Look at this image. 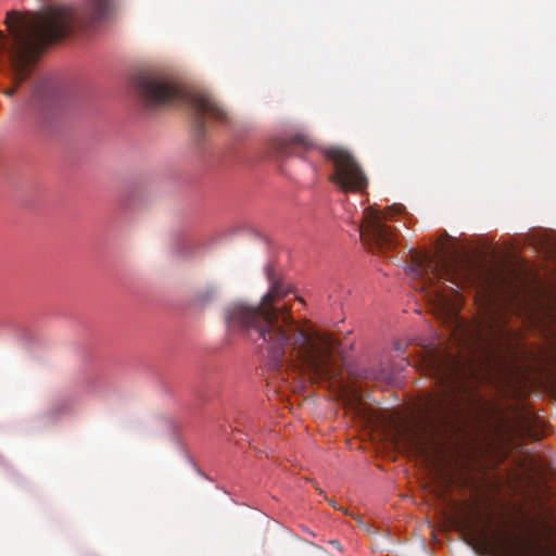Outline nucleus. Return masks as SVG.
Instances as JSON below:
<instances>
[{
  "mask_svg": "<svg viewBox=\"0 0 556 556\" xmlns=\"http://www.w3.org/2000/svg\"><path fill=\"white\" fill-rule=\"evenodd\" d=\"M269 282L268 291L256 305L237 301L224 308V320L227 330L262 348H353L355 342H341L332 333L320 330L309 321H296L291 313L290 304L279 305L291 288L274 270L265 268Z\"/></svg>",
  "mask_w": 556,
  "mask_h": 556,
  "instance_id": "1",
  "label": "nucleus"
},
{
  "mask_svg": "<svg viewBox=\"0 0 556 556\" xmlns=\"http://www.w3.org/2000/svg\"><path fill=\"white\" fill-rule=\"evenodd\" d=\"M115 10V0H86V8L49 7L42 11L7 14L10 38L0 30V52H7L15 85L30 75L40 52L70 36L76 23L100 22Z\"/></svg>",
  "mask_w": 556,
  "mask_h": 556,
  "instance_id": "2",
  "label": "nucleus"
},
{
  "mask_svg": "<svg viewBox=\"0 0 556 556\" xmlns=\"http://www.w3.org/2000/svg\"><path fill=\"white\" fill-rule=\"evenodd\" d=\"M468 351L470 353L467 354H452L450 350L419 351L420 369L441 387L439 392L427 395L424 402L426 421L430 428L450 424L465 397L471 395L470 383L482 379L484 369L493 358L489 354L478 355L476 352L479 350Z\"/></svg>",
  "mask_w": 556,
  "mask_h": 556,
  "instance_id": "3",
  "label": "nucleus"
},
{
  "mask_svg": "<svg viewBox=\"0 0 556 556\" xmlns=\"http://www.w3.org/2000/svg\"><path fill=\"white\" fill-rule=\"evenodd\" d=\"M409 274L420 280L421 290L433 302L439 318L446 325L451 334L471 336L470 325L458 315L457 291L451 287L452 294H448L440 283L448 281L457 288L470 287L481 279L480 267L457 252L440 251L434 255L414 252Z\"/></svg>",
  "mask_w": 556,
  "mask_h": 556,
  "instance_id": "4",
  "label": "nucleus"
},
{
  "mask_svg": "<svg viewBox=\"0 0 556 556\" xmlns=\"http://www.w3.org/2000/svg\"><path fill=\"white\" fill-rule=\"evenodd\" d=\"M135 90L141 103L148 109L163 106L177 101L189 104L193 112L198 139L204 138L207 124L228 125L231 117L217 99L206 92L187 93L168 74L163 72H144L138 75Z\"/></svg>",
  "mask_w": 556,
  "mask_h": 556,
  "instance_id": "5",
  "label": "nucleus"
},
{
  "mask_svg": "<svg viewBox=\"0 0 556 556\" xmlns=\"http://www.w3.org/2000/svg\"><path fill=\"white\" fill-rule=\"evenodd\" d=\"M323 155L332 163L333 173L329 180L344 192H363L368 178L354 155L340 147L320 149Z\"/></svg>",
  "mask_w": 556,
  "mask_h": 556,
  "instance_id": "6",
  "label": "nucleus"
},
{
  "mask_svg": "<svg viewBox=\"0 0 556 556\" xmlns=\"http://www.w3.org/2000/svg\"><path fill=\"white\" fill-rule=\"evenodd\" d=\"M331 351L291 350L289 358H286L285 350H271L273 355L269 366L271 369L280 370L290 362L294 369L298 368L316 377L330 379L337 375Z\"/></svg>",
  "mask_w": 556,
  "mask_h": 556,
  "instance_id": "7",
  "label": "nucleus"
},
{
  "mask_svg": "<svg viewBox=\"0 0 556 556\" xmlns=\"http://www.w3.org/2000/svg\"><path fill=\"white\" fill-rule=\"evenodd\" d=\"M389 218V211L379 212L372 207L364 210L359 237L369 250L386 253L396 247L399 233L388 224Z\"/></svg>",
  "mask_w": 556,
  "mask_h": 556,
  "instance_id": "8",
  "label": "nucleus"
},
{
  "mask_svg": "<svg viewBox=\"0 0 556 556\" xmlns=\"http://www.w3.org/2000/svg\"><path fill=\"white\" fill-rule=\"evenodd\" d=\"M275 150L282 155H296L305 159V152L314 150L316 144L304 134L279 138L274 142Z\"/></svg>",
  "mask_w": 556,
  "mask_h": 556,
  "instance_id": "9",
  "label": "nucleus"
},
{
  "mask_svg": "<svg viewBox=\"0 0 556 556\" xmlns=\"http://www.w3.org/2000/svg\"><path fill=\"white\" fill-rule=\"evenodd\" d=\"M540 324L543 328L544 336L556 344V303L555 307L545 309ZM548 348H556V345H549Z\"/></svg>",
  "mask_w": 556,
  "mask_h": 556,
  "instance_id": "10",
  "label": "nucleus"
},
{
  "mask_svg": "<svg viewBox=\"0 0 556 556\" xmlns=\"http://www.w3.org/2000/svg\"><path fill=\"white\" fill-rule=\"evenodd\" d=\"M481 538L486 544L492 546L506 548L513 545L511 536L504 530H494L491 532L481 530Z\"/></svg>",
  "mask_w": 556,
  "mask_h": 556,
  "instance_id": "11",
  "label": "nucleus"
},
{
  "mask_svg": "<svg viewBox=\"0 0 556 556\" xmlns=\"http://www.w3.org/2000/svg\"><path fill=\"white\" fill-rule=\"evenodd\" d=\"M18 334L21 337V339L18 341L20 344L29 345V344L36 343L35 339H34V334L31 333L30 330L20 329Z\"/></svg>",
  "mask_w": 556,
  "mask_h": 556,
  "instance_id": "12",
  "label": "nucleus"
},
{
  "mask_svg": "<svg viewBox=\"0 0 556 556\" xmlns=\"http://www.w3.org/2000/svg\"><path fill=\"white\" fill-rule=\"evenodd\" d=\"M216 295L215 289H208L203 293L199 294V300L203 303L212 301Z\"/></svg>",
  "mask_w": 556,
  "mask_h": 556,
  "instance_id": "13",
  "label": "nucleus"
},
{
  "mask_svg": "<svg viewBox=\"0 0 556 556\" xmlns=\"http://www.w3.org/2000/svg\"><path fill=\"white\" fill-rule=\"evenodd\" d=\"M15 91H16V86L13 88L5 89L3 92L5 96L12 97L15 93Z\"/></svg>",
  "mask_w": 556,
  "mask_h": 556,
  "instance_id": "14",
  "label": "nucleus"
},
{
  "mask_svg": "<svg viewBox=\"0 0 556 556\" xmlns=\"http://www.w3.org/2000/svg\"><path fill=\"white\" fill-rule=\"evenodd\" d=\"M418 348H422V349H426V348H435L434 345L432 344H418Z\"/></svg>",
  "mask_w": 556,
  "mask_h": 556,
  "instance_id": "15",
  "label": "nucleus"
},
{
  "mask_svg": "<svg viewBox=\"0 0 556 556\" xmlns=\"http://www.w3.org/2000/svg\"><path fill=\"white\" fill-rule=\"evenodd\" d=\"M332 545H334L337 548L341 549L340 548V543L338 541H331L330 542Z\"/></svg>",
  "mask_w": 556,
  "mask_h": 556,
  "instance_id": "16",
  "label": "nucleus"
},
{
  "mask_svg": "<svg viewBox=\"0 0 556 556\" xmlns=\"http://www.w3.org/2000/svg\"><path fill=\"white\" fill-rule=\"evenodd\" d=\"M464 348H471L470 345H465ZM488 348H492L491 345H489ZM507 349H510L511 346L510 345H507L506 346Z\"/></svg>",
  "mask_w": 556,
  "mask_h": 556,
  "instance_id": "17",
  "label": "nucleus"
},
{
  "mask_svg": "<svg viewBox=\"0 0 556 556\" xmlns=\"http://www.w3.org/2000/svg\"><path fill=\"white\" fill-rule=\"evenodd\" d=\"M394 348L400 349V348H402V346H401V344H400V343H396Z\"/></svg>",
  "mask_w": 556,
  "mask_h": 556,
  "instance_id": "18",
  "label": "nucleus"
},
{
  "mask_svg": "<svg viewBox=\"0 0 556 556\" xmlns=\"http://www.w3.org/2000/svg\"><path fill=\"white\" fill-rule=\"evenodd\" d=\"M536 348H538V349H541L542 346H541V345H538Z\"/></svg>",
  "mask_w": 556,
  "mask_h": 556,
  "instance_id": "19",
  "label": "nucleus"
}]
</instances>
